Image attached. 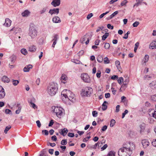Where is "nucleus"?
<instances>
[{
  "mask_svg": "<svg viewBox=\"0 0 156 156\" xmlns=\"http://www.w3.org/2000/svg\"><path fill=\"white\" fill-rule=\"evenodd\" d=\"M61 95L63 100L64 97L66 101H70L73 102L75 100L74 94L70 90L66 89L61 92Z\"/></svg>",
  "mask_w": 156,
  "mask_h": 156,
  "instance_id": "obj_1",
  "label": "nucleus"
},
{
  "mask_svg": "<svg viewBox=\"0 0 156 156\" xmlns=\"http://www.w3.org/2000/svg\"><path fill=\"white\" fill-rule=\"evenodd\" d=\"M58 84L54 82L50 83L48 87V92L51 96L55 95L58 90Z\"/></svg>",
  "mask_w": 156,
  "mask_h": 156,
  "instance_id": "obj_2",
  "label": "nucleus"
},
{
  "mask_svg": "<svg viewBox=\"0 0 156 156\" xmlns=\"http://www.w3.org/2000/svg\"><path fill=\"white\" fill-rule=\"evenodd\" d=\"M93 91V89L90 87H86L82 90L80 94L82 96L90 97Z\"/></svg>",
  "mask_w": 156,
  "mask_h": 156,
  "instance_id": "obj_3",
  "label": "nucleus"
},
{
  "mask_svg": "<svg viewBox=\"0 0 156 156\" xmlns=\"http://www.w3.org/2000/svg\"><path fill=\"white\" fill-rule=\"evenodd\" d=\"M52 109L53 112L58 118H61L63 114V109L60 107H52Z\"/></svg>",
  "mask_w": 156,
  "mask_h": 156,
  "instance_id": "obj_4",
  "label": "nucleus"
},
{
  "mask_svg": "<svg viewBox=\"0 0 156 156\" xmlns=\"http://www.w3.org/2000/svg\"><path fill=\"white\" fill-rule=\"evenodd\" d=\"M131 154V152L123 147L120 148L118 152L119 156H130Z\"/></svg>",
  "mask_w": 156,
  "mask_h": 156,
  "instance_id": "obj_5",
  "label": "nucleus"
},
{
  "mask_svg": "<svg viewBox=\"0 0 156 156\" xmlns=\"http://www.w3.org/2000/svg\"><path fill=\"white\" fill-rule=\"evenodd\" d=\"M123 147L132 153L133 150L135 148V145L132 142H127L123 144Z\"/></svg>",
  "mask_w": 156,
  "mask_h": 156,
  "instance_id": "obj_6",
  "label": "nucleus"
},
{
  "mask_svg": "<svg viewBox=\"0 0 156 156\" xmlns=\"http://www.w3.org/2000/svg\"><path fill=\"white\" fill-rule=\"evenodd\" d=\"M81 79L86 83H89L90 82V80L89 76L87 73H83L81 76Z\"/></svg>",
  "mask_w": 156,
  "mask_h": 156,
  "instance_id": "obj_7",
  "label": "nucleus"
},
{
  "mask_svg": "<svg viewBox=\"0 0 156 156\" xmlns=\"http://www.w3.org/2000/svg\"><path fill=\"white\" fill-rule=\"evenodd\" d=\"M37 33L36 30L34 28L32 27L30 28L29 34L32 38L35 37L37 35Z\"/></svg>",
  "mask_w": 156,
  "mask_h": 156,
  "instance_id": "obj_8",
  "label": "nucleus"
},
{
  "mask_svg": "<svg viewBox=\"0 0 156 156\" xmlns=\"http://www.w3.org/2000/svg\"><path fill=\"white\" fill-rule=\"evenodd\" d=\"M5 92L4 88L0 86V99L4 98L5 96Z\"/></svg>",
  "mask_w": 156,
  "mask_h": 156,
  "instance_id": "obj_9",
  "label": "nucleus"
},
{
  "mask_svg": "<svg viewBox=\"0 0 156 156\" xmlns=\"http://www.w3.org/2000/svg\"><path fill=\"white\" fill-rule=\"evenodd\" d=\"M141 143L143 148H147L149 145L150 143L147 139H143L142 140Z\"/></svg>",
  "mask_w": 156,
  "mask_h": 156,
  "instance_id": "obj_10",
  "label": "nucleus"
},
{
  "mask_svg": "<svg viewBox=\"0 0 156 156\" xmlns=\"http://www.w3.org/2000/svg\"><path fill=\"white\" fill-rule=\"evenodd\" d=\"M146 126V124L144 122L141 123L140 124L139 128L140 132L141 133L144 131Z\"/></svg>",
  "mask_w": 156,
  "mask_h": 156,
  "instance_id": "obj_11",
  "label": "nucleus"
},
{
  "mask_svg": "<svg viewBox=\"0 0 156 156\" xmlns=\"http://www.w3.org/2000/svg\"><path fill=\"white\" fill-rule=\"evenodd\" d=\"M59 12V9L58 8L54 9H50L49 11V13L51 14V15L52 14H58Z\"/></svg>",
  "mask_w": 156,
  "mask_h": 156,
  "instance_id": "obj_12",
  "label": "nucleus"
},
{
  "mask_svg": "<svg viewBox=\"0 0 156 156\" xmlns=\"http://www.w3.org/2000/svg\"><path fill=\"white\" fill-rule=\"evenodd\" d=\"M60 80L61 82L65 84L66 82L68 77L66 74H63L62 75Z\"/></svg>",
  "mask_w": 156,
  "mask_h": 156,
  "instance_id": "obj_13",
  "label": "nucleus"
},
{
  "mask_svg": "<svg viewBox=\"0 0 156 156\" xmlns=\"http://www.w3.org/2000/svg\"><path fill=\"white\" fill-rule=\"evenodd\" d=\"M149 114L150 116H153L156 119V111H155L154 109L150 110Z\"/></svg>",
  "mask_w": 156,
  "mask_h": 156,
  "instance_id": "obj_14",
  "label": "nucleus"
},
{
  "mask_svg": "<svg viewBox=\"0 0 156 156\" xmlns=\"http://www.w3.org/2000/svg\"><path fill=\"white\" fill-rule=\"evenodd\" d=\"M60 3V0H53L51 3V4L54 7L59 6Z\"/></svg>",
  "mask_w": 156,
  "mask_h": 156,
  "instance_id": "obj_15",
  "label": "nucleus"
},
{
  "mask_svg": "<svg viewBox=\"0 0 156 156\" xmlns=\"http://www.w3.org/2000/svg\"><path fill=\"white\" fill-rule=\"evenodd\" d=\"M11 24V21L8 18H7L5 19V22L4 24V25L7 27H9Z\"/></svg>",
  "mask_w": 156,
  "mask_h": 156,
  "instance_id": "obj_16",
  "label": "nucleus"
},
{
  "mask_svg": "<svg viewBox=\"0 0 156 156\" xmlns=\"http://www.w3.org/2000/svg\"><path fill=\"white\" fill-rule=\"evenodd\" d=\"M149 86L152 89L156 88V80H154L149 83Z\"/></svg>",
  "mask_w": 156,
  "mask_h": 156,
  "instance_id": "obj_17",
  "label": "nucleus"
},
{
  "mask_svg": "<svg viewBox=\"0 0 156 156\" xmlns=\"http://www.w3.org/2000/svg\"><path fill=\"white\" fill-rule=\"evenodd\" d=\"M32 66L31 65H27L23 69V71L25 72H28L29 71L30 69H31L32 68Z\"/></svg>",
  "mask_w": 156,
  "mask_h": 156,
  "instance_id": "obj_18",
  "label": "nucleus"
},
{
  "mask_svg": "<svg viewBox=\"0 0 156 156\" xmlns=\"http://www.w3.org/2000/svg\"><path fill=\"white\" fill-rule=\"evenodd\" d=\"M149 48L152 49H156V41H154L151 43Z\"/></svg>",
  "mask_w": 156,
  "mask_h": 156,
  "instance_id": "obj_19",
  "label": "nucleus"
},
{
  "mask_svg": "<svg viewBox=\"0 0 156 156\" xmlns=\"http://www.w3.org/2000/svg\"><path fill=\"white\" fill-rule=\"evenodd\" d=\"M52 21L54 23H60L61 22L60 18L58 16H55L53 18Z\"/></svg>",
  "mask_w": 156,
  "mask_h": 156,
  "instance_id": "obj_20",
  "label": "nucleus"
},
{
  "mask_svg": "<svg viewBox=\"0 0 156 156\" xmlns=\"http://www.w3.org/2000/svg\"><path fill=\"white\" fill-rule=\"evenodd\" d=\"M30 12L28 10H26L22 12L21 15L23 16L27 17L30 15Z\"/></svg>",
  "mask_w": 156,
  "mask_h": 156,
  "instance_id": "obj_21",
  "label": "nucleus"
},
{
  "mask_svg": "<svg viewBox=\"0 0 156 156\" xmlns=\"http://www.w3.org/2000/svg\"><path fill=\"white\" fill-rule=\"evenodd\" d=\"M2 80L5 83H9L10 81V79L6 76H4L2 78Z\"/></svg>",
  "mask_w": 156,
  "mask_h": 156,
  "instance_id": "obj_22",
  "label": "nucleus"
},
{
  "mask_svg": "<svg viewBox=\"0 0 156 156\" xmlns=\"http://www.w3.org/2000/svg\"><path fill=\"white\" fill-rule=\"evenodd\" d=\"M127 83H126V82L125 81L123 83L122 85L120 90H121V89H122L124 90L125 89V88L127 87V85L129 81V80L128 79H127Z\"/></svg>",
  "mask_w": 156,
  "mask_h": 156,
  "instance_id": "obj_23",
  "label": "nucleus"
},
{
  "mask_svg": "<svg viewBox=\"0 0 156 156\" xmlns=\"http://www.w3.org/2000/svg\"><path fill=\"white\" fill-rule=\"evenodd\" d=\"M68 132V130L66 128H64V129H62L61 133V135L64 136L66 135Z\"/></svg>",
  "mask_w": 156,
  "mask_h": 156,
  "instance_id": "obj_24",
  "label": "nucleus"
},
{
  "mask_svg": "<svg viewBox=\"0 0 156 156\" xmlns=\"http://www.w3.org/2000/svg\"><path fill=\"white\" fill-rule=\"evenodd\" d=\"M108 103L106 101H104L103 103V104L102 105V109L104 111L106 110L107 108V106L106 105V104H107Z\"/></svg>",
  "mask_w": 156,
  "mask_h": 156,
  "instance_id": "obj_25",
  "label": "nucleus"
},
{
  "mask_svg": "<svg viewBox=\"0 0 156 156\" xmlns=\"http://www.w3.org/2000/svg\"><path fill=\"white\" fill-rule=\"evenodd\" d=\"M36 48L34 46H32L29 48V51L31 52L35 51L36 50Z\"/></svg>",
  "mask_w": 156,
  "mask_h": 156,
  "instance_id": "obj_26",
  "label": "nucleus"
},
{
  "mask_svg": "<svg viewBox=\"0 0 156 156\" xmlns=\"http://www.w3.org/2000/svg\"><path fill=\"white\" fill-rule=\"evenodd\" d=\"M144 0H136V3L134 5L133 7L134 8L135 6L137 7L139 4H140Z\"/></svg>",
  "mask_w": 156,
  "mask_h": 156,
  "instance_id": "obj_27",
  "label": "nucleus"
},
{
  "mask_svg": "<svg viewBox=\"0 0 156 156\" xmlns=\"http://www.w3.org/2000/svg\"><path fill=\"white\" fill-rule=\"evenodd\" d=\"M149 56L148 55H146L144 58L143 61V62H144V63H146L148 60Z\"/></svg>",
  "mask_w": 156,
  "mask_h": 156,
  "instance_id": "obj_28",
  "label": "nucleus"
},
{
  "mask_svg": "<svg viewBox=\"0 0 156 156\" xmlns=\"http://www.w3.org/2000/svg\"><path fill=\"white\" fill-rule=\"evenodd\" d=\"M119 12L118 11H117L114 12L112 14H111L109 16V19H111L114 17L115 15L118 14Z\"/></svg>",
  "mask_w": 156,
  "mask_h": 156,
  "instance_id": "obj_29",
  "label": "nucleus"
},
{
  "mask_svg": "<svg viewBox=\"0 0 156 156\" xmlns=\"http://www.w3.org/2000/svg\"><path fill=\"white\" fill-rule=\"evenodd\" d=\"M11 128V126L10 125H9L7 126H6L5 129L4 130V132L5 134L7 133L8 131Z\"/></svg>",
  "mask_w": 156,
  "mask_h": 156,
  "instance_id": "obj_30",
  "label": "nucleus"
},
{
  "mask_svg": "<svg viewBox=\"0 0 156 156\" xmlns=\"http://www.w3.org/2000/svg\"><path fill=\"white\" fill-rule=\"evenodd\" d=\"M115 64L116 66L118 69H119L120 68V62L118 60H116L115 62Z\"/></svg>",
  "mask_w": 156,
  "mask_h": 156,
  "instance_id": "obj_31",
  "label": "nucleus"
},
{
  "mask_svg": "<svg viewBox=\"0 0 156 156\" xmlns=\"http://www.w3.org/2000/svg\"><path fill=\"white\" fill-rule=\"evenodd\" d=\"M12 84L15 86H16L19 83V82L18 80H12Z\"/></svg>",
  "mask_w": 156,
  "mask_h": 156,
  "instance_id": "obj_32",
  "label": "nucleus"
},
{
  "mask_svg": "<svg viewBox=\"0 0 156 156\" xmlns=\"http://www.w3.org/2000/svg\"><path fill=\"white\" fill-rule=\"evenodd\" d=\"M97 61L99 62H101L103 61V58L101 56H98L97 58Z\"/></svg>",
  "mask_w": 156,
  "mask_h": 156,
  "instance_id": "obj_33",
  "label": "nucleus"
},
{
  "mask_svg": "<svg viewBox=\"0 0 156 156\" xmlns=\"http://www.w3.org/2000/svg\"><path fill=\"white\" fill-rule=\"evenodd\" d=\"M109 35V33H106L102 37V40L103 41L105 40Z\"/></svg>",
  "mask_w": 156,
  "mask_h": 156,
  "instance_id": "obj_34",
  "label": "nucleus"
},
{
  "mask_svg": "<svg viewBox=\"0 0 156 156\" xmlns=\"http://www.w3.org/2000/svg\"><path fill=\"white\" fill-rule=\"evenodd\" d=\"M115 152L114 151H110L106 156H115Z\"/></svg>",
  "mask_w": 156,
  "mask_h": 156,
  "instance_id": "obj_35",
  "label": "nucleus"
},
{
  "mask_svg": "<svg viewBox=\"0 0 156 156\" xmlns=\"http://www.w3.org/2000/svg\"><path fill=\"white\" fill-rule=\"evenodd\" d=\"M21 53L24 55H26L27 54V52L26 49L23 48L21 50Z\"/></svg>",
  "mask_w": 156,
  "mask_h": 156,
  "instance_id": "obj_36",
  "label": "nucleus"
},
{
  "mask_svg": "<svg viewBox=\"0 0 156 156\" xmlns=\"http://www.w3.org/2000/svg\"><path fill=\"white\" fill-rule=\"evenodd\" d=\"M115 121L114 119H112L110 122V126L111 127H113L115 125Z\"/></svg>",
  "mask_w": 156,
  "mask_h": 156,
  "instance_id": "obj_37",
  "label": "nucleus"
},
{
  "mask_svg": "<svg viewBox=\"0 0 156 156\" xmlns=\"http://www.w3.org/2000/svg\"><path fill=\"white\" fill-rule=\"evenodd\" d=\"M87 38L86 36H84L80 40V42L83 44L84 43Z\"/></svg>",
  "mask_w": 156,
  "mask_h": 156,
  "instance_id": "obj_38",
  "label": "nucleus"
},
{
  "mask_svg": "<svg viewBox=\"0 0 156 156\" xmlns=\"http://www.w3.org/2000/svg\"><path fill=\"white\" fill-rule=\"evenodd\" d=\"M110 46V44L109 43H106L104 45V48L106 49H108Z\"/></svg>",
  "mask_w": 156,
  "mask_h": 156,
  "instance_id": "obj_39",
  "label": "nucleus"
},
{
  "mask_svg": "<svg viewBox=\"0 0 156 156\" xmlns=\"http://www.w3.org/2000/svg\"><path fill=\"white\" fill-rule=\"evenodd\" d=\"M118 83L120 84H122V82L123 81V79L122 77H121L119 78V79L117 80Z\"/></svg>",
  "mask_w": 156,
  "mask_h": 156,
  "instance_id": "obj_40",
  "label": "nucleus"
},
{
  "mask_svg": "<svg viewBox=\"0 0 156 156\" xmlns=\"http://www.w3.org/2000/svg\"><path fill=\"white\" fill-rule=\"evenodd\" d=\"M127 2L128 1L127 0H124L121 2V5L122 6H123L125 5Z\"/></svg>",
  "mask_w": 156,
  "mask_h": 156,
  "instance_id": "obj_41",
  "label": "nucleus"
},
{
  "mask_svg": "<svg viewBox=\"0 0 156 156\" xmlns=\"http://www.w3.org/2000/svg\"><path fill=\"white\" fill-rule=\"evenodd\" d=\"M47 9V7H46L43 8L41 9V11H40V12L41 14H42L44 12H45Z\"/></svg>",
  "mask_w": 156,
  "mask_h": 156,
  "instance_id": "obj_42",
  "label": "nucleus"
},
{
  "mask_svg": "<svg viewBox=\"0 0 156 156\" xmlns=\"http://www.w3.org/2000/svg\"><path fill=\"white\" fill-rule=\"evenodd\" d=\"M104 62L105 63L107 64L109 63V61L108 58L107 57H106L104 58Z\"/></svg>",
  "mask_w": 156,
  "mask_h": 156,
  "instance_id": "obj_43",
  "label": "nucleus"
},
{
  "mask_svg": "<svg viewBox=\"0 0 156 156\" xmlns=\"http://www.w3.org/2000/svg\"><path fill=\"white\" fill-rule=\"evenodd\" d=\"M61 144L62 145H66L67 144V141L66 140H63L61 141Z\"/></svg>",
  "mask_w": 156,
  "mask_h": 156,
  "instance_id": "obj_44",
  "label": "nucleus"
},
{
  "mask_svg": "<svg viewBox=\"0 0 156 156\" xmlns=\"http://www.w3.org/2000/svg\"><path fill=\"white\" fill-rule=\"evenodd\" d=\"M42 133L45 135H48V132L47 130H44L42 131Z\"/></svg>",
  "mask_w": 156,
  "mask_h": 156,
  "instance_id": "obj_45",
  "label": "nucleus"
},
{
  "mask_svg": "<svg viewBox=\"0 0 156 156\" xmlns=\"http://www.w3.org/2000/svg\"><path fill=\"white\" fill-rule=\"evenodd\" d=\"M128 111L127 110H126L123 113H122V118L123 119V118L125 115L127 114V113H128Z\"/></svg>",
  "mask_w": 156,
  "mask_h": 156,
  "instance_id": "obj_46",
  "label": "nucleus"
},
{
  "mask_svg": "<svg viewBox=\"0 0 156 156\" xmlns=\"http://www.w3.org/2000/svg\"><path fill=\"white\" fill-rule=\"evenodd\" d=\"M29 102L30 104V105L31 107H32L34 108H35V107L36 108L35 105L34 103H33L31 101H29Z\"/></svg>",
  "mask_w": 156,
  "mask_h": 156,
  "instance_id": "obj_47",
  "label": "nucleus"
},
{
  "mask_svg": "<svg viewBox=\"0 0 156 156\" xmlns=\"http://www.w3.org/2000/svg\"><path fill=\"white\" fill-rule=\"evenodd\" d=\"M152 144L154 147H156V139L153 140L152 142Z\"/></svg>",
  "mask_w": 156,
  "mask_h": 156,
  "instance_id": "obj_48",
  "label": "nucleus"
},
{
  "mask_svg": "<svg viewBox=\"0 0 156 156\" xmlns=\"http://www.w3.org/2000/svg\"><path fill=\"white\" fill-rule=\"evenodd\" d=\"M139 23L138 21L135 22L133 24V26L134 27H136L139 25Z\"/></svg>",
  "mask_w": 156,
  "mask_h": 156,
  "instance_id": "obj_49",
  "label": "nucleus"
},
{
  "mask_svg": "<svg viewBox=\"0 0 156 156\" xmlns=\"http://www.w3.org/2000/svg\"><path fill=\"white\" fill-rule=\"evenodd\" d=\"M151 99L152 101H156V95H154L151 96Z\"/></svg>",
  "mask_w": 156,
  "mask_h": 156,
  "instance_id": "obj_50",
  "label": "nucleus"
},
{
  "mask_svg": "<svg viewBox=\"0 0 156 156\" xmlns=\"http://www.w3.org/2000/svg\"><path fill=\"white\" fill-rule=\"evenodd\" d=\"M73 62L76 64H80L81 62L79 60L77 59H73Z\"/></svg>",
  "mask_w": 156,
  "mask_h": 156,
  "instance_id": "obj_51",
  "label": "nucleus"
},
{
  "mask_svg": "<svg viewBox=\"0 0 156 156\" xmlns=\"http://www.w3.org/2000/svg\"><path fill=\"white\" fill-rule=\"evenodd\" d=\"M98 112L95 111L92 112L93 116L94 117H96L97 116Z\"/></svg>",
  "mask_w": 156,
  "mask_h": 156,
  "instance_id": "obj_52",
  "label": "nucleus"
},
{
  "mask_svg": "<svg viewBox=\"0 0 156 156\" xmlns=\"http://www.w3.org/2000/svg\"><path fill=\"white\" fill-rule=\"evenodd\" d=\"M109 12V11H107V12H105V13H104L102 14L99 16V17L100 18H102L103 17H104V16L106 15V14H107V13H108V12Z\"/></svg>",
  "mask_w": 156,
  "mask_h": 156,
  "instance_id": "obj_53",
  "label": "nucleus"
},
{
  "mask_svg": "<svg viewBox=\"0 0 156 156\" xmlns=\"http://www.w3.org/2000/svg\"><path fill=\"white\" fill-rule=\"evenodd\" d=\"M68 136L71 137H73L74 136V133H69L68 134Z\"/></svg>",
  "mask_w": 156,
  "mask_h": 156,
  "instance_id": "obj_54",
  "label": "nucleus"
},
{
  "mask_svg": "<svg viewBox=\"0 0 156 156\" xmlns=\"http://www.w3.org/2000/svg\"><path fill=\"white\" fill-rule=\"evenodd\" d=\"M148 78L151 79V77L150 76H148V75H145L144 77V80H149V79H148Z\"/></svg>",
  "mask_w": 156,
  "mask_h": 156,
  "instance_id": "obj_55",
  "label": "nucleus"
},
{
  "mask_svg": "<svg viewBox=\"0 0 156 156\" xmlns=\"http://www.w3.org/2000/svg\"><path fill=\"white\" fill-rule=\"evenodd\" d=\"M93 16V14L92 13H90L87 16V19L89 20Z\"/></svg>",
  "mask_w": 156,
  "mask_h": 156,
  "instance_id": "obj_56",
  "label": "nucleus"
},
{
  "mask_svg": "<svg viewBox=\"0 0 156 156\" xmlns=\"http://www.w3.org/2000/svg\"><path fill=\"white\" fill-rule=\"evenodd\" d=\"M101 72L100 71L98 70V72L96 74V76L98 78H100L101 77Z\"/></svg>",
  "mask_w": 156,
  "mask_h": 156,
  "instance_id": "obj_57",
  "label": "nucleus"
},
{
  "mask_svg": "<svg viewBox=\"0 0 156 156\" xmlns=\"http://www.w3.org/2000/svg\"><path fill=\"white\" fill-rule=\"evenodd\" d=\"M58 38V35L55 34L54 35V38L53 40V41H57Z\"/></svg>",
  "mask_w": 156,
  "mask_h": 156,
  "instance_id": "obj_58",
  "label": "nucleus"
},
{
  "mask_svg": "<svg viewBox=\"0 0 156 156\" xmlns=\"http://www.w3.org/2000/svg\"><path fill=\"white\" fill-rule=\"evenodd\" d=\"M54 123V120L53 119H51L49 122L48 126H51L53 125Z\"/></svg>",
  "mask_w": 156,
  "mask_h": 156,
  "instance_id": "obj_59",
  "label": "nucleus"
},
{
  "mask_svg": "<svg viewBox=\"0 0 156 156\" xmlns=\"http://www.w3.org/2000/svg\"><path fill=\"white\" fill-rule=\"evenodd\" d=\"M120 107V106L119 105H118L116 106L115 110L116 112H118L119 111Z\"/></svg>",
  "mask_w": 156,
  "mask_h": 156,
  "instance_id": "obj_60",
  "label": "nucleus"
},
{
  "mask_svg": "<svg viewBox=\"0 0 156 156\" xmlns=\"http://www.w3.org/2000/svg\"><path fill=\"white\" fill-rule=\"evenodd\" d=\"M90 138V136L84 138L83 139V141L84 142H86Z\"/></svg>",
  "mask_w": 156,
  "mask_h": 156,
  "instance_id": "obj_61",
  "label": "nucleus"
},
{
  "mask_svg": "<svg viewBox=\"0 0 156 156\" xmlns=\"http://www.w3.org/2000/svg\"><path fill=\"white\" fill-rule=\"evenodd\" d=\"M107 126L105 125L103 126L101 129V130L102 131H105L107 129Z\"/></svg>",
  "mask_w": 156,
  "mask_h": 156,
  "instance_id": "obj_62",
  "label": "nucleus"
},
{
  "mask_svg": "<svg viewBox=\"0 0 156 156\" xmlns=\"http://www.w3.org/2000/svg\"><path fill=\"white\" fill-rule=\"evenodd\" d=\"M107 27L109 29L112 30L113 29V26H111V25L110 24H108L107 25Z\"/></svg>",
  "mask_w": 156,
  "mask_h": 156,
  "instance_id": "obj_63",
  "label": "nucleus"
},
{
  "mask_svg": "<svg viewBox=\"0 0 156 156\" xmlns=\"http://www.w3.org/2000/svg\"><path fill=\"white\" fill-rule=\"evenodd\" d=\"M100 42V40L98 39L96 40L94 42L95 44L97 45H98L99 44Z\"/></svg>",
  "mask_w": 156,
  "mask_h": 156,
  "instance_id": "obj_64",
  "label": "nucleus"
}]
</instances>
